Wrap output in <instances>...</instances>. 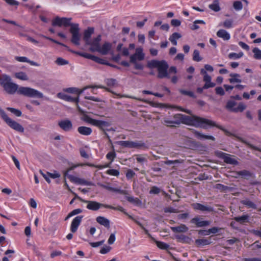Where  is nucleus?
Masks as SVG:
<instances>
[{
	"label": "nucleus",
	"mask_w": 261,
	"mask_h": 261,
	"mask_svg": "<svg viewBox=\"0 0 261 261\" xmlns=\"http://www.w3.org/2000/svg\"><path fill=\"white\" fill-rule=\"evenodd\" d=\"M101 40V35H98L96 38L93 39L92 40H89V43H86V45H91L89 50L92 52L96 51L100 46V41Z\"/></svg>",
	"instance_id": "11"
},
{
	"label": "nucleus",
	"mask_w": 261,
	"mask_h": 261,
	"mask_svg": "<svg viewBox=\"0 0 261 261\" xmlns=\"http://www.w3.org/2000/svg\"><path fill=\"white\" fill-rule=\"evenodd\" d=\"M173 118L174 119V123L175 124H179L181 123L180 118H181V114H176L173 116Z\"/></svg>",
	"instance_id": "54"
},
{
	"label": "nucleus",
	"mask_w": 261,
	"mask_h": 261,
	"mask_svg": "<svg viewBox=\"0 0 261 261\" xmlns=\"http://www.w3.org/2000/svg\"><path fill=\"white\" fill-rule=\"evenodd\" d=\"M136 159L138 163H143V162H146L147 161V159L142 155L137 154L136 155Z\"/></svg>",
	"instance_id": "48"
},
{
	"label": "nucleus",
	"mask_w": 261,
	"mask_h": 261,
	"mask_svg": "<svg viewBox=\"0 0 261 261\" xmlns=\"http://www.w3.org/2000/svg\"><path fill=\"white\" fill-rule=\"evenodd\" d=\"M252 52L254 54V58L256 60H261V50L257 47L253 49Z\"/></svg>",
	"instance_id": "38"
},
{
	"label": "nucleus",
	"mask_w": 261,
	"mask_h": 261,
	"mask_svg": "<svg viewBox=\"0 0 261 261\" xmlns=\"http://www.w3.org/2000/svg\"><path fill=\"white\" fill-rule=\"evenodd\" d=\"M10 6H17L19 3L15 0H4Z\"/></svg>",
	"instance_id": "64"
},
{
	"label": "nucleus",
	"mask_w": 261,
	"mask_h": 261,
	"mask_svg": "<svg viewBox=\"0 0 261 261\" xmlns=\"http://www.w3.org/2000/svg\"><path fill=\"white\" fill-rule=\"evenodd\" d=\"M0 85L9 94H14L17 92L18 94L29 97L41 98L43 97V94L36 89L27 87H19L17 84L12 82L10 76L6 74L0 75Z\"/></svg>",
	"instance_id": "1"
},
{
	"label": "nucleus",
	"mask_w": 261,
	"mask_h": 261,
	"mask_svg": "<svg viewBox=\"0 0 261 261\" xmlns=\"http://www.w3.org/2000/svg\"><path fill=\"white\" fill-rule=\"evenodd\" d=\"M191 223L195 224L197 227H204L208 226L210 224L211 222L208 221H202L198 217H194L191 220Z\"/></svg>",
	"instance_id": "15"
},
{
	"label": "nucleus",
	"mask_w": 261,
	"mask_h": 261,
	"mask_svg": "<svg viewBox=\"0 0 261 261\" xmlns=\"http://www.w3.org/2000/svg\"><path fill=\"white\" fill-rule=\"evenodd\" d=\"M215 188L219 190L221 192H226L227 191H231L232 188L229 187L221 184H217L215 186Z\"/></svg>",
	"instance_id": "28"
},
{
	"label": "nucleus",
	"mask_w": 261,
	"mask_h": 261,
	"mask_svg": "<svg viewBox=\"0 0 261 261\" xmlns=\"http://www.w3.org/2000/svg\"><path fill=\"white\" fill-rule=\"evenodd\" d=\"M160 192V189L156 186L152 187L149 191L150 194H158Z\"/></svg>",
	"instance_id": "58"
},
{
	"label": "nucleus",
	"mask_w": 261,
	"mask_h": 261,
	"mask_svg": "<svg viewBox=\"0 0 261 261\" xmlns=\"http://www.w3.org/2000/svg\"><path fill=\"white\" fill-rule=\"evenodd\" d=\"M111 249V247L106 246L105 247H103L101 249V250H100V253L101 254H106L108 253Z\"/></svg>",
	"instance_id": "61"
},
{
	"label": "nucleus",
	"mask_w": 261,
	"mask_h": 261,
	"mask_svg": "<svg viewBox=\"0 0 261 261\" xmlns=\"http://www.w3.org/2000/svg\"><path fill=\"white\" fill-rule=\"evenodd\" d=\"M192 207L195 210H199L201 212H213L214 210L212 206L203 205L199 203H194L192 204Z\"/></svg>",
	"instance_id": "12"
},
{
	"label": "nucleus",
	"mask_w": 261,
	"mask_h": 261,
	"mask_svg": "<svg viewBox=\"0 0 261 261\" xmlns=\"http://www.w3.org/2000/svg\"><path fill=\"white\" fill-rule=\"evenodd\" d=\"M174 232H185L188 231V227L184 224L176 227H171Z\"/></svg>",
	"instance_id": "26"
},
{
	"label": "nucleus",
	"mask_w": 261,
	"mask_h": 261,
	"mask_svg": "<svg viewBox=\"0 0 261 261\" xmlns=\"http://www.w3.org/2000/svg\"><path fill=\"white\" fill-rule=\"evenodd\" d=\"M97 185L99 186H100V187H102V188H103L106 190H108L109 191H110L117 192L121 194H124L125 193V191L121 190L120 189L115 188H113V187L109 186V185H110L109 183H108L107 185H104V184H102L101 183H98Z\"/></svg>",
	"instance_id": "18"
},
{
	"label": "nucleus",
	"mask_w": 261,
	"mask_h": 261,
	"mask_svg": "<svg viewBox=\"0 0 261 261\" xmlns=\"http://www.w3.org/2000/svg\"><path fill=\"white\" fill-rule=\"evenodd\" d=\"M56 63L59 65H64L68 64V62L67 60L62 58H57Z\"/></svg>",
	"instance_id": "49"
},
{
	"label": "nucleus",
	"mask_w": 261,
	"mask_h": 261,
	"mask_svg": "<svg viewBox=\"0 0 261 261\" xmlns=\"http://www.w3.org/2000/svg\"><path fill=\"white\" fill-rule=\"evenodd\" d=\"M7 109L16 116L20 117L22 115V113L20 110L15 108L8 107Z\"/></svg>",
	"instance_id": "44"
},
{
	"label": "nucleus",
	"mask_w": 261,
	"mask_h": 261,
	"mask_svg": "<svg viewBox=\"0 0 261 261\" xmlns=\"http://www.w3.org/2000/svg\"><path fill=\"white\" fill-rule=\"evenodd\" d=\"M108 174L118 176L119 175V171L116 169H109L107 171Z\"/></svg>",
	"instance_id": "50"
},
{
	"label": "nucleus",
	"mask_w": 261,
	"mask_h": 261,
	"mask_svg": "<svg viewBox=\"0 0 261 261\" xmlns=\"http://www.w3.org/2000/svg\"><path fill=\"white\" fill-rule=\"evenodd\" d=\"M78 132L84 136L90 135L92 133V129L90 127L86 126H80L77 128Z\"/></svg>",
	"instance_id": "23"
},
{
	"label": "nucleus",
	"mask_w": 261,
	"mask_h": 261,
	"mask_svg": "<svg viewBox=\"0 0 261 261\" xmlns=\"http://www.w3.org/2000/svg\"><path fill=\"white\" fill-rule=\"evenodd\" d=\"M78 184L86 186H93V184L90 181H87L84 179L80 178L79 179Z\"/></svg>",
	"instance_id": "53"
},
{
	"label": "nucleus",
	"mask_w": 261,
	"mask_h": 261,
	"mask_svg": "<svg viewBox=\"0 0 261 261\" xmlns=\"http://www.w3.org/2000/svg\"><path fill=\"white\" fill-rule=\"evenodd\" d=\"M118 144L124 147L132 148V141H121L118 142Z\"/></svg>",
	"instance_id": "42"
},
{
	"label": "nucleus",
	"mask_w": 261,
	"mask_h": 261,
	"mask_svg": "<svg viewBox=\"0 0 261 261\" xmlns=\"http://www.w3.org/2000/svg\"><path fill=\"white\" fill-rule=\"evenodd\" d=\"M15 59L19 62H27L29 61V59L25 57H16Z\"/></svg>",
	"instance_id": "63"
},
{
	"label": "nucleus",
	"mask_w": 261,
	"mask_h": 261,
	"mask_svg": "<svg viewBox=\"0 0 261 261\" xmlns=\"http://www.w3.org/2000/svg\"><path fill=\"white\" fill-rule=\"evenodd\" d=\"M77 199L80 200L81 201L87 203V208L91 211H96L98 210L101 207H104L106 208V206L108 204H105L100 203L96 201L86 200L82 199L79 197L77 194H75Z\"/></svg>",
	"instance_id": "8"
},
{
	"label": "nucleus",
	"mask_w": 261,
	"mask_h": 261,
	"mask_svg": "<svg viewBox=\"0 0 261 261\" xmlns=\"http://www.w3.org/2000/svg\"><path fill=\"white\" fill-rule=\"evenodd\" d=\"M240 140L242 143L246 145L250 148L261 152V149H260L259 148L253 145L252 144H250V143H249L248 142H247V141L243 139L240 138Z\"/></svg>",
	"instance_id": "36"
},
{
	"label": "nucleus",
	"mask_w": 261,
	"mask_h": 261,
	"mask_svg": "<svg viewBox=\"0 0 261 261\" xmlns=\"http://www.w3.org/2000/svg\"><path fill=\"white\" fill-rule=\"evenodd\" d=\"M212 243L210 239H197L195 240V244L198 246H204L210 244Z\"/></svg>",
	"instance_id": "31"
},
{
	"label": "nucleus",
	"mask_w": 261,
	"mask_h": 261,
	"mask_svg": "<svg viewBox=\"0 0 261 261\" xmlns=\"http://www.w3.org/2000/svg\"><path fill=\"white\" fill-rule=\"evenodd\" d=\"M233 8L236 11H240L243 8V4L242 2L239 1H234L232 5Z\"/></svg>",
	"instance_id": "40"
},
{
	"label": "nucleus",
	"mask_w": 261,
	"mask_h": 261,
	"mask_svg": "<svg viewBox=\"0 0 261 261\" xmlns=\"http://www.w3.org/2000/svg\"><path fill=\"white\" fill-rule=\"evenodd\" d=\"M249 218L248 215H243L241 216L234 217L233 220L241 224H245L246 223L249 222Z\"/></svg>",
	"instance_id": "21"
},
{
	"label": "nucleus",
	"mask_w": 261,
	"mask_h": 261,
	"mask_svg": "<svg viewBox=\"0 0 261 261\" xmlns=\"http://www.w3.org/2000/svg\"><path fill=\"white\" fill-rule=\"evenodd\" d=\"M148 236L152 240L155 242L157 246L160 249L167 250L169 248V245L168 244L162 242L156 241L150 234H148Z\"/></svg>",
	"instance_id": "27"
},
{
	"label": "nucleus",
	"mask_w": 261,
	"mask_h": 261,
	"mask_svg": "<svg viewBox=\"0 0 261 261\" xmlns=\"http://www.w3.org/2000/svg\"><path fill=\"white\" fill-rule=\"evenodd\" d=\"M135 175V173L131 169H128L127 171L126 174V177L127 179H131Z\"/></svg>",
	"instance_id": "57"
},
{
	"label": "nucleus",
	"mask_w": 261,
	"mask_h": 261,
	"mask_svg": "<svg viewBox=\"0 0 261 261\" xmlns=\"http://www.w3.org/2000/svg\"><path fill=\"white\" fill-rule=\"evenodd\" d=\"M218 37L222 38L224 40H228L230 39L229 34L225 30L221 29L217 33Z\"/></svg>",
	"instance_id": "24"
},
{
	"label": "nucleus",
	"mask_w": 261,
	"mask_h": 261,
	"mask_svg": "<svg viewBox=\"0 0 261 261\" xmlns=\"http://www.w3.org/2000/svg\"><path fill=\"white\" fill-rule=\"evenodd\" d=\"M193 60L196 62H199L202 60V58L200 57L199 52L198 50H194L193 55Z\"/></svg>",
	"instance_id": "46"
},
{
	"label": "nucleus",
	"mask_w": 261,
	"mask_h": 261,
	"mask_svg": "<svg viewBox=\"0 0 261 261\" xmlns=\"http://www.w3.org/2000/svg\"><path fill=\"white\" fill-rule=\"evenodd\" d=\"M84 90H79L76 88H68L65 89V91L70 93H76L79 98V96L83 92Z\"/></svg>",
	"instance_id": "34"
},
{
	"label": "nucleus",
	"mask_w": 261,
	"mask_h": 261,
	"mask_svg": "<svg viewBox=\"0 0 261 261\" xmlns=\"http://www.w3.org/2000/svg\"><path fill=\"white\" fill-rule=\"evenodd\" d=\"M92 61H93L97 63L100 64L111 65V63H109L106 62L103 59L98 58L95 56H94Z\"/></svg>",
	"instance_id": "37"
},
{
	"label": "nucleus",
	"mask_w": 261,
	"mask_h": 261,
	"mask_svg": "<svg viewBox=\"0 0 261 261\" xmlns=\"http://www.w3.org/2000/svg\"><path fill=\"white\" fill-rule=\"evenodd\" d=\"M83 218V216H78L73 219L70 226V230L72 233H74L77 231L78 227L80 225Z\"/></svg>",
	"instance_id": "13"
},
{
	"label": "nucleus",
	"mask_w": 261,
	"mask_h": 261,
	"mask_svg": "<svg viewBox=\"0 0 261 261\" xmlns=\"http://www.w3.org/2000/svg\"><path fill=\"white\" fill-rule=\"evenodd\" d=\"M104 242H105V240H102V241L97 242H90L89 244L92 247H97L102 245Z\"/></svg>",
	"instance_id": "56"
},
{
	"label": "nucleus",
	"mask_w": 261,
	"mask_h": 261,
	"mask_svg": "<svg viewBox=\"0 0 261 261\" xmlns=\"http://www.w3.org/2000/svg\"><path fill=\"white\" fill-rule=\"evenodd\" d=\"M69 51H71V52H72V53H73L74 54L79 55L80 56L84 57V58H85L86 59H91L92 60H93V57H94V55H91V54H87V53L75 51H73V50H71V49H69Z\"/></svg>",
	"instance_id": "33"
},
{
	"label": "nucleus",
	"mask_w": 261,
	"mask_h": 261,
	"mask_svg": "<svg viewBox=\"0 0 261 261\" xmlns=\"http://www.w3.org/2000/svg\"><path fill=\"white\" fill-rule=\"evenodd\" d=\"M181 123L187 124H191L196 127H202L204 129L207 128V126H216L223 130L226 135L230 136L232 134L220 125H217L215 122L205 118H202L196 116H189L181 114Z\"/></svg>",
	"instance_id": "2"
},
{
	"label": "nucleus",
	"mask_w": 261,
	"mask_h": 261,
	"mask_svg": "<svg viewBox=\"0 0 261 261\" xmlns=\"http://www.w3.org/2000/svg\"><path fill=\"white\" fill-rule=\"evenodd\" d=\"M193 133L195 135V137L200 140L207 139L211 140L212 141L215 140V138L212 136L204 135L196 130L193 132Z\"/></svg>",
	"instance_id": "19"
},
{
	"label": "nucleus",
	"mask_w": 261,
	"mask_h": 261,
	"mask_svg": "<svg viewBox=\"0 0 261 261\" xmlns=\"http://www.w3.org/2000/svg\"><path fill=\"white\" fill-rule=\"evenodd\" d=\"M241 203L248 208L256 209L257 205L249 199H245L241 201Z\"/></svg>",
	"instance_id": "25"
},
{
	"label": "nucleus",
	"mask_w": 261,
	"mask_h": 261,
	"mask_svg": "<svg viewBox=\"0 0 261 261\" xmlns=\"http://www.w3.org/2000/svg\"><path fill=\"white\" fill-rule=\"evenodd\" d=\"M70 18L56 17L55 19H53L52 21V25L53 26H58L60 27L62 26L67 27L71 25L70 29V32L72 34L71 41L74 44L79 45L81 36L79 33L78 24H71L70 23Z\"/></svg>",
	"instance_id": "4"
},
{
	"label": "nucleus",
	"mask_w": 261,
	"mask_h": 261,
	"mask_svg": "<svg viewBox=\"0 0 261 261\" xmlns=\"http://www.w3.org/2000/svg\"><path fill=\"white\" fill-rule=\"evenodd\" d=\"M84 121L88 123L93 125L95 126L98 127L102 131L106 132L107 127L111 125V123L109 122L96 120L91 118L88 115L84 116Z\"/></svg>",
	"instance_id": "7"
},
{
	"label": "nucleus",
	"mask_w": 261,
	"mask_h": 261,
	"mask_svg": "<svg viewBox=\"0 0 261 261\" xmlns=\"http://www.w3.org/2000/svg\"><path fill=\"white\" fill-rule=\"evenodd\" d=\"M233 20L232 19H227L224 22L219 23V26H223L226 29H229L233 27Z\"/></svg>",
	"instance_id": "29"
},
{
	"label": "nucleus",
	"mask_w": 261,
	"mask_h": 261,
	"mask_svg": "<svg viewBox=\"0 0 261 261\" xmlns=\"http://www.w3.org/2000/svg\"><path fill=\"white\" fill-rule=\"evenodd\" d=\"M237 174V175L242 177H248L251 176L250 172L246 170L238 171Z\"/></svg>",
	"instance_id": "47"
},
{
	"label": "nucleus",
	"mask_w": 261,
	"mask_h": 261,
	"mask_svg": "<svg viewBox=\"0 0 261 261\" xmlns=\"http://www.w3.org/2000/svg\"><path fill=\"white\" fill-rule=\"evenodd\" d=\"M181 123L187 124H191L196 127H202L204 129L207 128V126H216L223 130L226 135L230 136L232 134L220 125H217L215 122L205 118H202L196 116H189L181 114Z\"/></svg>",
	"instance_id": "3"
},
{
	"label": "nucleus",
	"mask_w": 261,
	"mask_h": 261,
	"mask_svg": "<svg viewBox=\"0 0 261 261\" xmlns=\"http://www.w3.org/2000/svg\"><path fill=\"white\" fill-rule=\"evenodd\" d=\"M0 114L2 118L6 122V123L12 128L14 130L22 133L24 131L23 127L17 122L10 119L6 114L5 112L0 108Z\"/></svg>",
	"instance_id": "6"
},
{
	"label": "nucleus",
	"mask_w": 261,
	"mask_h": 261,
	"mask_svg": "<svg viewBox=\"0 0 261 261\" xmlns=\"http://www.w3.org/2000/svg\"><path fill=\"white\" fill-rule=\"evenodd\" d=\"M57 96L59 98L65 100L67 101L76 102L77 104L79 101V98L78 97L74 98L67 94L62 93H58Z\"/></svg>",
	"instance_id": "16"
},
{
	"label": "nucleus",
	"mask_w": 261,
	"mask_h": 261,
	"mask_svg": "<svg viewBox=\"0 0 261 261\" xmlns=\"http://www.w3.org/2000/svg\"><path fill=\"white\" fill-rule=\"evenodd\" d=\"M106 157L112 162L116 157V153L114 151H110L107 154Z\"/></svg>",
	"instance_id": "52"
},
{
	"label": "nucleus",
	"mask_w": 261,
	"mask_h": 261,
	"mask_svg": "<svg viewBox=\"0 0 261 261\" xmlns=\"http://www.w3.org/2000/svg\"><path fill=\"white\" fill-rule=\"evenodd\" d=\"M147 66L149 68H156L158 69V78L163 79L165 77H169L168 73L169 66L167 62L165 60H151L148 62Z\"/></svg>",
	"instance_id": "5"
},
{
	"label": "nucleus",
	"mask_w": 261,
	"mask_h": 261,
	"mask_svg": "<svg viewBox=\"0 0 261 261\" xmlns=\"http://www.w3.org/2000/svg\"><path fill=\"white\" fill-rule=\"evenodd\" d=\"M135 54H137V57L139 61H142L144 58V54L142 53V49L141 48H137L136 49V53Z\"/></svg>",
	"instance_id": "41"
},
{
	"label": "nucleus",
	"mask_w": 261,
	"mask_h": 261,
	"mask_svg": "<svg viewBox=\"0 0 261 261\" xmlns=\"http://www.w3.org/2000/svg\"><path fill=\"white\" fill-rule=\"evenodd\" d=\"M96 222L106 228L110 227V222L109 220L102 216H98L96 218Z\"/></svg>",
	"instance_id": "20"
},
{
	"label": "nucleus",
	"mask_w": 261,
	"mask_h": 261,
	"mask_svg": "<svg viewBox=\"0 0 261 261\" xmlns=\"http://www.w3.org/2000/svg\"><path fill=\"white\" fill-rule=\"evenodd\" d=\"M216 85L215 83L211 82V81L209 82H206L205 84L203 86V88L206 89L209 88H212L215 87Z\"/></svg>",
	"instance_id": "62"
},
{
	"label": "nucleus",
	"mask_w": 261,
	"mask_h": 261,
	"mask_svg": "<svg viewBox=\"0 0 261 261\" xmlns=\"http://www.w3.org/2000/svg\"><path fill=\"white\" fill-rule=\"evenodd\" d=\"M216 93L217 94L223 96L225 94L224 89L221 87H218L215 89Z\"/></svg>",
	"instance_id": "60"
},
{
	"label": "nucleus",
	"mask_w": 261,
	"mask_h": 261,
	"mask_svg": "<svg viewBox=\"0 0 261 261\" xmlns=\"http://www.w3.org/2000/svg\"><path fill=\"white\" fill-rule=\"evenodd\" d=\"M59 126L64 131L68 132L72 128V124L69 120H62L58 123Z\"/></svg>",
	"instance_id": "14"
},
{
	"label": "nucleus",
	"mask_w": 261,
	"mask_h": 261,
	"mask_svg": "<svg viewBox=\"0 0 261 261\" xmlns=\"http://www.w3.org/2000/svg\"><path fill=\"white\" fill-rule=\"evenodd\" d=\"M209 8L215 12H218L221 10L218 0L214 1L213 3L209 5Z\"/></svg>",
	"instance_id": "32"
},
{
	"label": "nucleus",
	"mask_w": 261,
	"mask_h": 261,
	"mask_svg": "<svg viewBox=\"0 0 261 261\" xmlns=\"http://www.w3.org/2000/svg\"><path fill=\"white\" fill-rule=\"evenodd\" d=\"M106 208H110V209H112V210H118V211H121V212L124 213V214H125L126 215H128L127 214V213L126 212H125L124 209L121 206H118L117 207H114L110 205H107L106 206Z\"/></svg>",
	"instance_id": "45"
},
{
	"label": "nucleus",
	"mask_w": 261,
	"mask_h": 261,
	"mask_svg": "<svg viewBox=\"0 0 261 261\" xmlns=\"http://www.w3.org/2000/svg\"><path fill=\"white\" fill-rule=\"evenodd\" d=\"M93 33L94 29L93 28H89L87 30L85 31L83 39L85 41V43H89L91 36Z\"/></svg>",
	"instance_id": "22"
},
{
	"label": "nucleus",
	"mask_w": 261,
	"mask_h": 261,
	"mask_svg": "<svg viewBox=\"0 0 261 261\" xmlns=\"http://www.w3.org/2000/svg\"><path fill=\"white\" fill-rule=\"evenodd\" d=\"M111 47L112 45L110 43L105 42L101 47L99 46L96 51L100 53L103 55H106L108 54Z\"/></svg>",
	"instance_id": "17"
},
{
	"label": "nucleus",
	"mask_w": 261,
	"mask_h": 261,
	"mask_svg": "<svg viewBox=\"0 0 261 261\" xmlns=\"http://www.w3.org/2000/svg\"><path fill=\"white\" fill-rule=\"evenodd\" d=\"M64 177H67L71 182L78 184L79 178L74 176L70 175L67 172L64 173Z\"/></svg>",
	"instance_id": "35"
},
{
	"label": "nucleus",
	"mask_w": 261,
	"mask_h": 261,
	"mask_svg": "<svg viewBox=\"0 0 261 261\" xmlns=\"http://www.w3.org/2000/svg\"><path fill=\"white\" fill-rule=\"evenodd\" d=\"M230 76L231 77L229 79L230 83H241L242 82V80L240 79V75L238 73H231Z\"/></svg>",
	"instance_id": "30"
},
{
	"label": "nucleus",
	"mask_w": 261,
	"mask_h": 261,
	"mask_svg": "<svg viewBox=\"0 0 261 261\" xmlns=\"http://www.w3.org/2000/svg\"><path fill=\"white\" fill-rule=\"evenodd\" d=\"M179 91V92L182 95H187L193 98L196 97V96L195 95L194 93L192 91H187L184 89H180Z\"/></svg>",
	"instance_id": "43"
},
{
	"label": "nucleus",
	"mask_w": 261,
	"mask_h": 261,
	"mask_svg": "<svg viewBox=\"0 0 261 261\" xmlns=\"http://www.w3.org/2000/svg\"><path fill=\"white\" fill-rule=\"evenodd\" d=\"M145 146V144L140 141L138 142H133L132 141V148H141L142 147H144Z\"/></svg>",
	"instance_id": "51"
},
{
	"label": "nucleus",
	"mask_w": 261,
	"mask_h": 261,
	"mask_svg": "<svg viewBox=\"0 0 261 261\" xmlns=\"http://www.w3.org/2000/svg\"><path fill=\"white\" fill-rule=\"evenodd\" d=\"M219 156L223 159L224 162L228 164L237 165L239 164V162L234 158H231L230 154H227L223 152H220L219 153Z\"/></svg>",
	"instance_id": "10"
},
{
	"label": "nucleus",
	"mask_w": 261,
	"mask_h": 261,
	"mask_svg": "<svg viewBox=\"0 0 261 261\" xmlns=\"http://www.w3.org/2000/svg\"><path fill=\"white\" fill-rule=\"evenodd\" d=\"M116 80L114 79H108L106 80V83L108 86H114L116 84Z\"/></svg>",
	"instance_id": "59"
},
{
	"label": "nucleus",
	"mask_w": 261,
	"mask_h": 261,
	"mask_svg": "<svg viewBox=\"0 0 261 261\" xmlns=\"http://www.w3.org/2000/svg\"><path fill=\"white\" fill-rule=\"evenodd\" d=\"M236 105L237 102L236 101L229 100L226 103V108L229 111L234 113L242 112L246 108V106L242 102L239 103L237 108H233Z\"/></svg>",
	"instance_id": "9"
},
{
	"label": "nucleus",
	"mask_w": 261,
	"mask_h": 261,
	"mask_svg": "<svg viewBox=\"0 0 261 261\" xmlns=\"http://www.w3.org/2000/svg\"><path fill=\"white\" fill-rule=\"evenodd\" d=\"M258 241H256L254 243L250 245V247H252V250H255L257 249L261 248V244H258Z\"/></svg>",
	"instance_id": "55"
},
{
	"label": "nucleus",
	"mask_w": 261,
	"mask_h": 261,
	"mask_svg": "<svg viewBox=\"0 0 261 261\" xmlns=\"http://www.w3.org/2000/svg\"><path fill=\"white\" fill-rule=\"evenodd\" d=\"M15 77L18 79L27 81L29 78L25 73L23 72H19L15 73Z\"/></svg>",
	"instance_id": "39"
}]
</instances>
